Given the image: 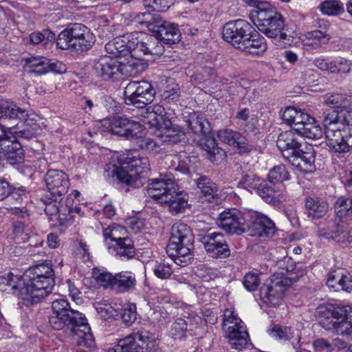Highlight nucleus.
<instances>
[{"label": "nucleus", "instance_id": "f257e3e1", "mask_svg": "<svg viewBox=\"0 0 352 352\" xmlns=\"http://www.w3.org/2000/svg\"><path fill=\"white\" fill-rule=\"evenodd\" d=\"M54 285V272L47 262L30 268L25 278L12 272L0 276V290L17 294L26 306L41 302L52 293Z\"/></svg>", "mask_w": 352, "mask_h": 352}, {"label": "nucleus", "instance_id": "f03ea898", "mask_svg": "<svg viewBox=\"0 0 352 352\" xmlns=\"http://www.w3.org/2000/svg\"><path fill=\"white\" fill-rule=\"evenodd\" d=\"M52 314L48 318L52 329L63 331L80 346L87 349L95 347V339L87 320L82 313L72 309L67 300H54L52 302Z\"/></svg>", "mask_w": 352, "mask_h": 352}, {"label": "nucleus", "instance_id": "7ed1b4c3", "mask_svg": "<svg viewBox=\"0 0 352 352\" xmlns=\"http://www.w3.org/2000/svg\"><path fill=\"white\" fill-rule=\"evenodd\" d=\"M147 194L162 206L167 207L173 214L183 212L188 206L187 194L178 190L171 173L160 174L159 178L148 180Z\"/></svg>", "mask_w": 352, "mask_h": 352}, {"label": "nucleus", "instance_id": "20e7f679", "mask_svg": "<svg viewBox=\"0 0 352 352\" xmlns=\"http://www.w3.org/2000/svg\"><path fill=\"white\" fill-rule=\"evenodd\" d=\"M334 208L335 219L329 221L327 226H320L318 235L346 246L352 241L351 232L347 231V226L352 222V190L347 196L339 197Z\"/></svg>", "mask_w": 352, "mask_h": 352}, {"label": "nucleus", "instance_id": "39448f33", "mask_svg": "<svg viewBox=\"0 0 352 352\" xmlns=\"http://www.w3.org/2000/svg\"><path fill=\"white\" fill-rule=\"evenodd\" d=\"M119 161L121 167L115 170L117 179L133 188L141 187L151 170L148 158L134 151L121 155Z\"/></svg>", "mask_w": 352, "mask_h": 352}, {"label": "nucleus", "instance_id": "423d86ee", "mask_svg": "<svg viewBox=\"0 0 352 352\" xmlns=\"http://www.w3.org/2000/svg\"><path fill=\"white\" fill-rule=\"evenodd\" d=\"M194 235L187 224L177 222L171 228L170 238L166 252L174 262L181 266L187 265L192 258Z\"/></svg>", "mask_w": 352, "mask_h": 352}, {"label": "nucleus", "instance_id": "0eeeda50", "mask_svg": "<svg viewBox=\"0 0 352 352\" xmlns=\"http://www.w3.org/2000/svg\"><path fill=\"white\" fill-rule=\"evenodd\" d=\"M319 324L324 329L346 338H352V307L322 305L317 308Z\"/></svg>", "mask_w": 352, "mask_h": 352}, {"label": "nucleus", "instance_id": "6e6552de", "mask_svg": "<svg viewBox=\"0 0 352 352\" xmlns=\"http://www.w3.org/2000/svg\"><path fill=\"white\" fill-rule=\"evenodd\" d=\"M44 180L47 192L41 201L45 204V213L52 216L59 211L60 203L69 188V177L63 170L50 169L45 175Z\"/></svg>", "mask_w": 352, "mask_h": 352}, {"label": "nucleus", "instance_id": "1a4fd4ad", "mask_svg": "<svg viewBox=\"0 0 352 352\" xmlns=\"http://www.w3.org/2000/svg\"><path fill=\"white\" fill-rule=\"evenodd\" d=\"M95 41V36L89 28L81 23H74L59 33L56 45L61 50L82 52L91 48Z\"/></svg>", "mask_w": 352, "mask_h": 352}, {"label": "nucleus", "instance_id": "9d476101", "mask_svg": "<svg viewBox=\"0 0 352 352\" xmlns=\"http://www.w3.org/2000/svg\"><path fill=\"white\" fill-rule=\"evenodd\" d=\"M222 329L233 349L241 351L248 344V333L243 327L242 320L235 314L232 308L225 310Z\"/></svg>", "mask_w": 352, "mask_h": 352}, {"label": "nucleus", "instance_id": "9b49d317", "mask_svg": "<svg viewBox=\"0 0 352 352\" xmlns=\"http://www.w3.org/2000/svg\"><path fill=\"white\" fill-rule=\"evenodd\" d=\"M293 278L282 274H274L260 289V296L263 303L268 306H277L280 302L285 292L292 285Z\"/></svg>", "mask_w": 352, "mask_h": 352}, {"label": "nucleus", "instance_id": "f8f14e48", "mask_svg": "<svg viewBox=\"0 0 352 352\" xmlns=\"http://www.w3.org/2000/svg\"><path fill=\"white\" fill-rule=\"evenodd\" d=\"M157 349L155 339L148 332L136 333L119 340L107 352H154Z\"/></svg>", "mask_w": 352, "mask_h": 352}, {"label": "nucleus", "instance_id": "ddd939ff", "mask_svg": "<svg viewBox=\"0 0 352 352\" xmlns=\"http://www.w3.org/2000/svg\"><path fill=\"white\" fill-rule=\"evenodd\" d=\"M155 91L147 81H131L125 87L123 96L127 105L144 108L153 102Z\"/></svg>", "mask_w": 352, "mask_h": 352}, {"label": "nucleus", "instance_id": "4468645a", "mask_svg": "<svg viewBox=\"0 0 352 352\" xmlns=\"http://www.w3.org/2000/svg\"><path fill=\"white\" fill-rule=\"evenodd\" d=\"M254 28L246 21L237 19L226 23L222 30L223 39L240 50L245 41L252 36Z\"/></svg>", "mask_w": 352, "mask_h": 352}, {"label": "nucleus", "instance_id": "2eb2a0df", "mask_svg": "<svg viewBox=\"0 0 352 352\" xmlns=\"http://www.w3.org/2000/svg\"><path fill=\"white\" fill-rule=\"evenodd\" d=\"M104 126L111 133L126 139L138 137L142 130L141 124L125 116H114L109 118L105 120Z\"/></svg>", "mask_w": 352, "mask_h": 352}, {"label": "nucleus", "instance_id": "dca6fc26", "mask_svg": "<svg viewBox=\"0 0 352 352\" xmlns=\"http://www.w3.org/2000/svg\"><path fill=\"white\" fill-rule=\"evenodd\" d=\"M132 44L134 48L133 56H160L164 52V47L160 39L154 35L151 36L142 32H133Z\"/></svg>", "mask_w": 352, "mask_h": 352}, {"label": "nucleus", "instance_id": "f3484780", "mask_svg": "<svg viewBox=\"0 0 352 352\" xmlns=\"http://www.w3.org/2000/svg\"><path fill=\"white\" fill-rule=\"evenodd\" d=\"M249 217L236 208L227 209L220 214L218 224L226 232L240 235L245 230Z\"/></svg>", "mask_w": 352, "mask_h": 352}, {"label": "nucleus", "instance_id": "a211bd4d", "mask_svg": "<svg viewBox=\"0 0 352 352\" xmlns=\"http://www.w3.org/2000/svg\"><path fill=\"white\" fill-rule=\"evenodd\" d=\"M290 125L293 128L292 131L309 139L319 140L323 135L322 129L316 124L315 119L300 110Z\"/></svg>", "mask_w": 352, "mask_h": 352}, {"label": "nucleus", "instance_id": "6ab92c4d", "mask_svg": "<svg viewBox=\"0 0 352 352\" xmlns=\"http://www.w3.org/2000/svg\"><path fill=\"white\" fill-rule=\"evenodd\" d=\"M327 144L336 153H346L352 148V136L349 131L337 126H329L324 129Z\"/></svg>", "mask_w": 352, "mask_h": 352}, {"label": "nucleus", "instance_id": "aec40b11", "mask_svg": "<svg viewBox=\"0 0 352 352\" xmlns=\"http://www.w3.org/2000/svg\"><path fill=\"white\" fill-rule=\"evenodd\" d=\"M96 75L104 80H117L123 78L121 62L116 58L102 56L94 63Z\"/></svg>", "mask_w": 352, "mask_h": 352}, {"label": "nucleus", "instance_id": "412c9836", "mask_svg": "<svg viewBox=\"0 0 352 352\" xmlns=\"http://www.w3.org/2000/svg\"><path fill=\"white\" fill-rule=\"evenodd\" d=\"M200 241L207 253L213 258H226L230 256V249L222 234L207 232L200 235Z\"/></svg>", "mask_w": 352, "mask_h": 352}, {"label": "nucleus", "instance_id": "4be33fe9", "mask_svg": "<svg viewBox=\"0 0 352 352\" xmlns=\"http://www.w3.org/2000/svg\"><path fill=\"white\" fill-rule=\"evenodd\" d=\"M300 139L294 131H283L278 135L276 145L287 160L293 157L295 153H298L302 147Z\"/></svg>", "mask_w": 352, "mask_h": 352}, {"label": "nucleus", "instance_id": "5701e85b", "mask_svg": "<svg viewBox=\"0 0 352 352\" xmlns=\"http://www.w3.org/2000/svg\"><path fill=\"white\" fill-rule=\"evenodd\" d=\"M170 116L171 113L167 112L162 105L155 104L142 112V122L149 125L151 128L160 131L164 124L165 126L170 124Z\"/></svg>", "mask_w": 352, "mask_h": 352}, {"label": "nucleus", "instance_id": "b1692460", "mask_svg": "<svg viewBox=\"0 0 352 352\" xmlns=\"http://www.w3.org/2000/svg\"><path fill=\"white\" fill-rule=\"evenodd\" d=\"M284 20L280 14H275L273 19L270 20L258 30L267 37L274 39L276 43H287L290 41L289 36L284 32Z\"/></svg>", "mask_w": 352, "mask_h": 352}, {"label": "nucleus", "instance_id": "393cba45", "mask_svg": "<svg viewBox=\"0 0 352 352\" xmlns=\"http://www.w3.org/2000/svg\"><path fill=\"white\" fill-rule=\"evenodd\" d=\"M153 34L162 42L173 44L180 41L181 32L177 25L162 20L157 24Z\"/></svg>", "mask_w": 352, "mask_h": 352}, {"label": "nucleus", "instance_id": "a878e982", "mask_svg": "<svg viewBox=\"0 0 352 352\" xmlns=\"http://www.w3.org/2000/svg\"><path fill=\"white\" fill-rule=\"evenodd\" d=\"M250 217L254 218L251 226L248 225L252 230V235L268 237L274 234L276 232L275 225L267 217L257 213L250 215Z\"/></svg>", "mask_w": 352, "mask_h": 352}, {"label": "nucleus", "instance_id": "bb28decb", "mask_svg": "<svg viewBox=\"0 0 352 352\" xmlns=\"http://www.w3.org/2000/svg\"><path fill=\"white\" fill-rule=\"evenodd\" d=\"M12 137L8 140L3 142V145L0 147L3 155L11 165L19 164L24 161V152L21 143L15 140H12Z\"/></svg>", "mask_w": 352, "mask_h": 352}, {"label": "nucleus", "instance_id": "cd10ccee", "mask_svg": "<svg viewBox=\"0 0 352 352\" xmlns=\"http://www.w3.org/2000/svg\"><path fill=\"white\" fill-rule=\"evenodd\" d=\"M199 138V144L207 152L211 162L219 163L226 158V152L217 146L215 138L210 135V133Z\"/></svg>", "mask_w": 352, "mask_h": 352}, {"label": "nucleus", "instance_id": "c85d7f7f", "mask_svg": "<svg viewBox=\"0 0 352 352\" xmlns=\"http://www.w3.org/2000/svg\"><path fill=\"white\" fill-rule=\"evenodd\" d=\"M326 283L329 288L333 289L335 292H352V281L348 276L343 274L341 270L330 272L327 275Z\"/></svg>", "mask_w": 352, "mask_h": 352}, {"label": "nucleus", "instance_id": "c756f323", "mask_svg": "<svg viewBox=\"0 0 352 352\" xmlns=\"http://www.w3.org/2000/svg\"><path fill=\"white\" fill-rule=\"evenodd\" d=\"M107 246L112 254L122 258L130 259L135 255L133 241L129 237H124L114 243H107Z\"/></svg>", "mask_w": 352, "mask_h": 352}, {"label": "nucleus", "instance_id": "7c9ffc66", "mask_svg": "<svg viewBox=\"0 0 352 352\" xmlns=\"http://www.w3.org/2000/svg\"><path fill=\"white\" fill-rule=\"evenodd\" d=\"M309 151H304L302 147L298 153H295L294 156L291 159L287 160L292 166L296 167L300 171L304 173L311 172L314 168L315 156L312 148H310Z\"/></svg>", "mask_w": 352, "mask_h": 352}, {"label": "nucleus", "instance_id": "2f4dec72", "mask_svg": "<svg viewBox=\"0 0 352 352\" xmlns=\"http://www.w3.org/2000/svg\"><path fill=\"white\" fill-rule=\"evenodd\" d=\"M188 132L198 137L206 135L211 132L210 124L208 120L203 116L192 113L186 121Z\"/></svg>", "mask_w": 352, "mask_h": 352}, {"label": "nucleus", "instance_id": "473e14b6", "mask_svg": "<svg viewBox=\"0 0 352 352\" xmlns=\"http://www.w3.org/2000/svg\"><path fill=\"white\" fill-rule=\"evenodd\" d=\"M305 206L308 217L314 219L323 217L329 210L327 202L316 197L306 198Z\"/></svg>", "mask_w": 352, "mask_h": 352}, {"label": "nucleus", "instance_id": "72a5a7b5", "mask_svg": "<svg viewBox=\"0 0 352 352\" xmlns=\"http://www.w3.org/2000/svg\"><path fill=\"white\" fill-rule=\"evenodd\" d=\"M270 5L262 2L251 12V19L253 23L259 30L263 25L275 16V14L279 13L274 12L270 9Z\"/></svg>", "mask_w": 352, "mask_h": 352}, {"label": "nucleus", "instance_id": "f704fd0d", "mask_svg": "<svg viewBox=\"0 0 352 352\" xmlns=\"http://www.w3.org/2000/svg\"><path fill=\"white\" fill-rule=\"evenodd\" d=\"M160 136L162 141L169 144H175L180 142L185 138V133L181 126L172 124L164 125L161 129Z\"/></svg>", "mask_w": 352, "mask_h": 352}, {"label": "nucleus", "instance_id": "c9c22d12", "mask_svg": "<svg viewBox=\"0 0 352 352\" xmlns=\"http://www.w3.org/2000/svg\"><path fill=\"white\" fill-rule=\"evenodd\" d=\"M267 50V43L265 38L260 36L255 31L252 33V36L245 41L243 47L240 50L254 55H258L265 52Z\"/></svg>", "mask_w": 352, "mask_h": 352}, {"label": "nucleus", "instance_id": "e433bc0d", "mask_svg": "<svg viewBox=\"0 0 352 352\" xmlns=\"http://www.w3.org/2000/svg\"><path fill=\"white\" fill-rule=\"evenodd\" d=\"M130 57L131 58L126 63L121 62L123 77L136 76L144 71L148 67L147 63L142 58V56L130 55Z\"/></svg>", "mask_w": 352, "mask_h": 352}, {"label": "nucleus", "instance_id": "4c0bfd02", "mask_svg": "<svg viewBox=\"0 0 352 352\" xmlns=\"http://www.w3.org/2000/svg\"><path fill=\"white\" fill-rule=\"evenodd\" d=\"M135 285V275L131 272L124 271L115 274L114 289L118 292H129L133 289Z\"/></svg>", "mask_w": 352, "mask_h": 352}, {"label": "nucleus", "instance_id": "58836bf2", "mask_svg": "<svg viewBox=\"0 0 352 352\" xmlns=\"http://www.w3.org/2000/svg\"><path fill=\"white\" fill-rule=\"evenodd\" d=\"M256 193L265 201L272 204H276L280 202L282 199L280 191L276 186L270 184L263 180L258 188Z\"/></svg>", "mask_w": 352, "mask_h": 352}, {"label": "nucleus", "instance_id": "ea45409f", "mask_svg": "<svg viewBox=\"0 0 352 352\" xmlns=\"http://www.w3.org/2000/svg\"><path fill=\"white\" fill-rule=\"evenodd\" d=\"M133 32H129L113 38L116 49L118 51V56H125L128 54L133 56Z\"/></svg>", "mask_w": 352, "mask_h": 352}, {"label": "nucleus", "instance_id": "a19ab883", "mask_svg": "<svg viewBox=\"0 0 352 352\" xmlns=\"http://www.w3.org/2000/svg\"><path fill=\"white\" fill-rule=\"evenodd\" d=\"M197 188L206 199L212 202L217 196V187L214 182L206 176H201L196 179Z\"/></svg>", "mask_w": 352, "mask_h": 352}, {"label": "nucleus", "instance_id": "79ce46f5", "mask_svg": "<svg viewBox=\"0 0 352 352\" xmlns=\"http://www.w3.org/2000/svg\"><path fill=\"white\" fill-rule=\"evenodd\" d=\"M26 113L16 104L9 102H0V119L24 118Z\"/></svg>", "mask_w": 352, "mask_h": 352}, {"label": "nucleus", "instance_id": "37998d69", "mask_svg": "<svg viewBox=\"0 0 352 352\" xmlns=\"http://www.w3.org/2000/svg\"><path fill=\"white\" fill-rule=\"evenodd\" d=\"M126 230L123 226L118 224H113L103 230V236L106 243H114L126 237Z\"/></svg>", "mask_w": 352, "mask_h": 352}, {"label": "nucleus", "instance_id": "c03bdc74", "mask_svg": "<svg viewBox=\"0 0 352 352\" xmlns=\"http://www.w3.org/2000/svg\"><path fill=\"white\" fill-rule=\"evenodd\" d=\"M320 10L328 16H336L344 12L343 3L336 0H326L320 5Z\"/></svg>", "mask_w": 352, "mask_h": 352}, {"label": "nucleus", "instance_id": "a18cd8bd", "mask_svg": "<svg viewBox=\"0 0 352 352\" xmlns=\"http://www.w3.org/2000/svg\"><path fill=\"white\" fill-rule=\"evenodd\" d=\"M48 58L43 56H32L26 59L25 67L30 68V72L38 74L46 73Z\"/></svg>", "mask_w": 352, "mask_h": 352}, {"label": "nucleus", "instance_id": "49530a36", "mask_svg": "<svg viewBox=\"0 0 352 352\" xmlns=\"http://www.w3.org/2000/svg\"><path fill=\"white\" fill-rule=\"evenodd\" d=\"M80 208L78 207H75L74 208H68L67 207L59 205V211L54 214H58L57 220L58 226L61 228H66L70 226L73 221V216L72 215V213L73 212L80 213Z\"/></svg>", "mask_w": 352, "mask_h": 352}, {"label": "nucleus", "instance_id": "de8ad7c7", "mask_svg": "<svg viewBox=\"0 0 352 352\" xmlns=\"http://www.w3.org/2000/svg\"><path fill=\"white\" fill-rule=\"evenodd\" d=\"M187 321L183 318H177L172 324L169 336L174 340H182L186 336Z\"/></svg>", "mask_w": 352, "mask_h": 352}, {"label": "nucleus", "instance_id": "09e8293b", "mask_svg": "<svg viewBox=\"0 0 352 352\" xmlns=\"http://www.w3.org/2000/svg\"><path fill=\"white\" fill-rule=\"evenodd\" d=\"M137 23L146 25L152 32L157 27V24L161 21L158 14H151L150 12H142L136 16Z\"/></svg>", "mask_w": 352, "mask_h": 352}, {"label": "nucleus", "instance_id": "8fccbe9b", "mask_svg": "<svg viewBox=\"0 0 352 352\" xmlns=\"http://www.w3.org/2000/svg\"><path fill=\"white\" fill-rule=\"evenodd\" d=\"M29 38L30 43L33 45H38L42 42L47 45L56 39V35L52 31L44 29L41 32H32Z\"/></svg>", "mask_w": 352, "mask_h": 352}, {"label": "nucleus", "instance_id": "3c124183", "mask_svg": "<svg viewBox=\"0 0 352 352\" xmlns=\"http://www.w3.org/2000/svg\"><path fill=\"white\" fill-rule=\"evenodd\" d=\"M93 275L99 285L114 289L115 275L99 269H94Z\"/></svg>", "mask_w": 352, "mask_h": 352}, {"label": "nucleus", "instance_id": "603ef678", "mask_svg": "<svg viewBox=\"0 0 352 352\" xmlns=\"http://www.w3.org/2000/svg\"><path fill=\"white\" fill-rule=\"evenodd\" d=\"M267 178L271 183L278 184L289 179V175L285 165L280 164L272 168Z\"/></svg>", "mask_w": 352, "mask_h": 352}, {"label": "nucleus", "instance_id": "864d4df0", "mask_svg": "<svg viewBox=\"0 0 352 352\" xmlns=\"http://www.w3.org/2000/svg\"><path fill=\"white\" fill-rule=\"evenodd\" d=\"M261 181L262 180L254 174H246L242 177L239 182V186L248 190H254L256 192L258 188H259Z\"/></svg>", "mask_w": 352, "mask_h": 352}, {"label": "nucleus", "instance_id": "5fc2aeb1", "mask_svg": "<svg viewBox=\"0 0 352 352\" xmlns=\"http://www.w3.org/2000/svg\"><path fill=\"white\" fill-rule=\"evenodd\" d=\"M219 138L224 143H226L230 146H235V144H242L239 142L243 140L241 139V135L234 131L230 129H225L219 131L218 133Z\"/></svg>", "mask_w": 352, "mask_h": 352}, {"label": "nucleus", "instance_id": "6e6d98bb", "mask_svg": "<svg viewBox=\"0 0 352 352\" xmlns=\"http://www.w3.org/2000/svg\"><path fill=\"white\" fill-rule=\"evenodd\" d=\"M268 332L272 337L285 340H290L294 334L291 327L278 324L273 325L272 328L269 329Z\"/></svg>", "mask_w": 352, "mask_h": 352}, {"label": "nucleus", "instance_id": "4d7b16f0", "mask_svg": "<svg viewBox=\"0 0 352 352\" xmlns=\"http://www.w3.org/2000/svg\"><path fill=\"white\" fill-rule=\"evenodd\" d=\"M161 96L166 102L177 101L180 96L179 87L174 82L168 84Z\"/></svg>", "mask_w": 352, "mask_h": 352}, {"label": "nucleus", "instance_id": "13d9d810", "mask_svg": "<svg viewBox=\"0 0 352 352\" xmlns=\"http://www.w3.org/2000/svg\"><path fill=\"white\" fill-rule=\"evenodd\" d=\"M172 0H144L143 5L145 8L152 11L165 12L170 5Z\"/></svg>", "mask_w": 352, "mask_h": 352}, {"label": "nucleus", "instance_id": "bf43d9fd", "mask_svg": "<svg viewBox=\"0 0 352 352\" xmlns=\"http://www.w3.org/2000/svg\"><path fill=\"white\" fill-rule=\"evenodd\" d=\"M306 38L315 39L317 43H315V49L320 47L322 45L327 43L331 39V36L325 31L319 30L308 32L305 34Z\"/></svg>", "mask_w": 352, "mask_h": 352}, {"label": "nucleus", "instance_id": "052dcab7", "mask_svg": "<svg viewBox=\"0 0 352 352\" xmlns=\"http://www.w3.org/2000/svg\"><path fill=\"white\" fill-rule=\"evenodd\" d=\"M260 283L259 274L256 272H249L243 278V284L245 288L250 292L256 290Z\"/></svg>", "mask_w": 352, "mask_h": 352}, {"label": "nucleus", "instance_id": "680f3d73", "mask_svg": "<svg viewBox=\"0 0 352 352\" xmlns=\"http://www.w3.org/2000/svg\"><path fill=\"white\" fill-rule=\"evenodd\" d=\"M95 307L99 317L104 320L112 318L116 312L111 305L106 302H96Z\"/></svg>", "mask_w": 352, "mask_h": 352}, {"label": "nucleus", "instance_id": "e2e57ef3", "mask_svg": "<svg viewBox=\"0 0 352 352\" xmlns=\"http://www.w3.org/2000/svg\"><path fill=\"white\" fill-rule=\"evenodd\" d=\"M215 76L214 69L212 67H206L202 68L199 72L194 74L192 79L196 83H202L212 80Z\"/></svg>", "mask_w": 352, "mask_h": 352}, {"label": "nucleus", "instance_id": "0e129e2a", "mask_svg": "<svg viewBox=\"0 0 352 352\" xmlns=\"http://www.w3.org/2000/svg\"><path fill=\"white\" fill-rule=\"evenodd\" d=\"M314 65L320 70L327 72L329 74H335L336 59L331 60L327 58H317L314 61Z\"/></svg>", "mask_w": 352, "mask_h": 352}, {"label": "nucleus", "instance_id": "69168bd1", "mask_svg": "<svg viewBox=\"0 0 352 352\" xmlns=\"http://www.w3.org/2000/svg\"><path fill=\"white\" fill-rule=\"evenodd\" d=\"M154 274L161 279H167L171 276L173 271L170 265L164 261L157 263L153 269Z\"/></svg>", "mask_w": 352, "mask_h": 352}, {"label": "nucleus", "instance_id": "338daca9", "mask_svg": "<svg viewBox=\"0 0 352 352\" xmlns=\"http://www.w3.org/2000/svg\"><path fill=\"white\" fill-rule=\"evenodd\" d=\"M122 321L129 325L136 320V306L135 304H129L121 311Z\"/></svg>", "mask_w": 352, "mask_h": 352}, {"label": "nucleus", "instance_id": "774afa93", "mask_svg": "<svg viewBox=\"0 0 352 352\" xmlns=\"http://www.w3.org/2000/svg\"><path fill=\"white\" fill-rule=\"evenodd\" d=\"M344 100L342 94H333L325 96L324 103L331 108H339L342 106Z\"/></svg>", "mask_w": 352, "mask_h": 352}]
</instances>
